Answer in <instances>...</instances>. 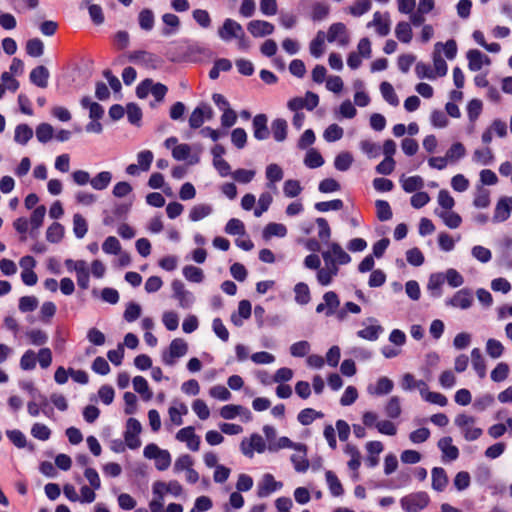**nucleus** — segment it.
Segmentation results:
<instances>
[{
  "mask_svg": "<svg viewBox=\"0 0 512 512\" xmlns=\"http://www.w3.org/2000/svg\"><path fill=\"white\" fill-rule=\"evenodd\" d=\"M429 503L430 497L424 491L410 493L400 499L401 508L405 512H421Z\"/></svg>",
  "mask_w": 512,
  "mask_h": 512,
  "instance_id": "1",
  "label": "nucleus"
},
{
  "mask_svg": "<svg viewBox=\"0 0 512 512\" xmlns=\"http://www.w3.org/2000/svg\"><path fill=\"white\" fill-rule=\"evenodd\" d=\"M128 60L134 64L142 65L147 69H157L161 64V59L156 54L145 51L135 50L128 54Z\"/></svg>",
  "mask_w": 512,
  "mask_h": 512,
  "instance_id": "2",
  "label": "nucleus"
},
{
  "mask_svg": "<svg viewBox=\"0 0 512 512\" xmlns=\"http://www.w3.org/2000/svg\"><path fill=\"white\" fill-rule=\"evenodd\" d=\"M187 351V343L182 338H175L171 341L168 352L163 353L162 361L165 365L173 366L175 359L183 357Z\"/></svg>",
  "mask_w": 512,
  "mask_h": 512,
  "instance_id": "3",
  "label": "nucleus"
},
{
  "mask_svg": "<svg viewBox=\"0 0 512 512\" xmlns=\"http://www.w3.org/2000/svg\"><path fill=\"white\" fill-rule=\"evenodd\" d=\"M173 291V298L178 301V304L183 309H189L195 302V296L192 292L185 288V285L180 280H174L171 284Z\"/></svg>",
  "mask_w": 512,
  "mask_h": 512,
  "instance_id": "4",
  "label": "nucleus"
},
{
  "mask_svg": "<svg viewBox=\"0 0 512 512\" xmlns=\"http://www.w3.org/2000/svg\"><path fill=\"white\" fill-rule=\"evenodd\" d=\"M141 423L135 418H129L124 433L125 444L130 449H137L141 445L138 435L141 433Z\"/></svg>",
  "mask_w": 512,
  "mask_h": 512,
  "instance_id": "5",
  "label": "nucleus"
},
{
  "mask_svg": "<svg viewBox=\"0 0 512 512\" xmlns=\"http://www.w3.org/2000/svg\"><path fill=\"white\" fill-rule=\"evenodd\" d=\"M266 449V443L263 437L257 433L250 436V439H243L240 444L241 452L249 458L254 456V451L263 453Z\"/></svg>",
  "mask_w": 512,
  "mask_h": 512,
  "instance_id": "6",
  "label": "nucleus"
},
{
  "mask_svg": "<svg viewBox=\"0 0 512 512\" xmlns=\"http://www.w3.org/2000/svg\"><path fill=\"white\" fill-rule=\"evenodd\" d=\"M340 306V299L334 291H328L323 295V302L316 306L317 313H324L327 317L336 314Z\"/></svg>",
  "mask_w": 512,
  "mask_h": 512,
  "instance_id": "7",
  "label": "nucleus"
},
{
  "mask_svg": "<svg viewBox=\"0 0 512 512\" xmlns=\"http://www.w3.org/2000/svg\"><path fill=\"white\" fill-rule=\"evenodd\" d=\"M473 304V294L468 288L458 290L452 298L446 300V305L466 310Z\"/></svg>",
  "mask_w": 512,
  "mask_h": 512,
  "instance_id": "8",
  "label": "nucleus"
},
{
  "mask_svg": "<svg viewBox=\"0 0 512 512\" xmlns=\"http://www.w3.org/2000/svg\"><path fill=\"white\" fill-rule=\"evenodd\" d=\"M253 136L258 141L267 140L270 136L268 117L265 114H257L252 120Z\"/></svg>",
  "mask_w": 512,
  "mask_h": 512,
  "instance_id": "9",
  "label": "nucleus"
},
{
  "mask_svg": "<svg viewBox=\"0 0 512 512\" xmlns=\"http://www.w3.org/2000/svg\"><path fill=\"white\" fill-rule=\"evenodd\" d=\"M176 439L185 442L191 451H198L200 448V437L195 434L194 427L187 426L180 429L176 434Z\"/></svg>",
  "mask_w": 512,
  "mask_h": 512,
  "instance_id": "10",
  "label": "nucleus"
},
{
  "mask_svg": "<svg viewBox=\"0 0 512 512\" xmlns=\"http://www.w3.org/2000/svg\"><path fill=\"white\" fill-rule=\"evenodd\" d=\"M282 487V482L276 481L272 474L267 473L258 484L257 495L260 498H265Z\"/></svg>",
  "mask_w": 512,
  "mask_h": 512,
  "instance_id": "11",
  "label": "nucleus"
},
{
  "mask_svg": "<svg viewBox=\"0 0 512 512\" xmlns=\"http://www.w3.org/2000/svg\"><path fill=\"white\" fill-rule=\"evenodd\" d=\"M328 42H338L340 46H346L349 43V37L347 34L346 26L341 23H333L327 33Z\"/></svg>",
  "mask_w": 512,
  "mask_h": 512,
  "instance_id": "12",
  "label": "nucleus"
},
{
  "mask_svg": "<svg viewBox=\"0 0 512 512\" xmlns=\"http://www.w3.org/2000/svg\"><path fill=\"white\" fill-rule=\"evenodd\" d=\"M243 33L242 26L233 19H226L222 27L218 30L219 37L224 41H230L232 38L241 36Z\"/></svg>",
  "mask_w": 512,
  "mask_h": 512,
  "instance_id": "13",
  "label": "nucleus"
},
{
  "mask_svg": "<svg viewBox=\"0 0 512 512\" xmlns=\"http://www.w3.org/2000/svg\"><path fill=\"white\" fill-rule=\"evenodd\" d=\"M512 210V197H502L496 204L493 222L500 223L506 221L510 217Z\"/></svg>",
  "mask_w": 512,
  "mask_h": 512,
  "instance_id": "14",
  "label": "nucleus"
},
{
  "mask_svg": "<svg viewBox=\"0 0 512 512\" xmlns=\"http://www.w3.org/2000/svg\"><path fill=\"white\" fill-rule=\"evenodd\" d=\"M247 30L256 38L265 37L274 32V25L264 20H252L248 23Z\"/></svg>",
  "mask_w": 512,
  "mask_h": 512,
  "instance_id": "15",
  "label": "nucleus"
},
{
  "mask_svg": "<svg viewBox=\"0 0 512 512\" xmlns=\"http://www.w3.org/2000/svg\"><path fill=\"white\" fill-rule=\"evenodd\" d=\"M374 26L376 28V32L380 36H387L390 33V19L389 14L380 12H375L373 15V20L367 24V27Z\"/></svg>",
  "mask_w": 512,
  "mask_h": 512,
  "instance_id": "16",
  "label": "nucleus"
},
{
  "mask_svg": "<svg viewBox=\"0 0 512 512\" xmlns=\"http://www.w3.org/2000/svg\"><path fill=\"white\" fill-rule=\"evenodd\" d=\"M466 56L471 71H479L484 64H490V58L477 49L469 50Z\"/></svg>",
  "mask_w": 512,
  "mask_h": 512,
  "instance_id": "17",
  "label": "nucleus"
},
{
  "mask_svg": "<svg viewBox=\"0 0 512 512\" xmlns=\"http://www.w3.org/2000/svg\"><path fill=\"white\" fill-rule=\"evenodd\" d=\"M49 77V70L43 65L35 67L29 75L31 83L40 88H46L48 86Z\"/></svg>",
  "mask_w": 512,
  "mask_h": 512,
  "instance_id": "18",
  "label": "nucleus"
},
{
  "mask_svg": "<svg viewBox=\"0 0 512 512\" xmlns=\"http://www.w3.org/2000/svg\"><path fill=\"white\" fill-rule=\"evenodd\" d=\"M438 447L443 453V459L449 461L456 460L459 456V450L456 446L452 445V438L447 436L438 441Z\"/></svg>",
  "mask_w": 512,
  "mask_h": 512,
  "instance_id": "19",
  "label": "nucleus"
},
{
  "mask_svg": "<svg viewBox=\"0 0 512 512\" xmlns=\"http://www.w3.org/2000/svg\"><path fill=\"white\" fill-rule=\"evenodd\" d=\"M241 413L247 414V420H250L252 418V414H251L250 410L241 405L229 404V405L223 406L220 409V416L227 420L234 419L236 416L240 415Z\"/></svg>",
  "mask_w": 512,
  "mask_h": 512,
  "instance_id": "20",
  "label": "nucleus"
},
{
  "mask_svg": "<svg viewBox=\"0 0 512 512\" xmlns=\"http://www.w3.org/2000/svg\"><path fill=\"white\" fill-rule=\"evenodd\" d=\"M265 175L268 181L267 187L276 189L275 184L283 179L284 172L278 164L272 163L266 167Z\"/></svg>",
  "mask_w": 512,
  "mask_h": 512,
  "instance_id": "21",
  "label": "nucleus"
},
{
  "mask_svg": "<svg viewBox=\"0 0 512 512\" xmlns=\"http://www.w3.org/2000/svg\"><path fill=\"white\" fill-rule=\"evenodd\" d=\"M288 124L285 119L277 118L271 123V133L277 142H283L287 138Z\"/></svg>",
  "mask_w": 512,
  "mask_h": 512,
  "instance_id": "22",
  "label": "nucleus"
},
{
  "mask_svg": "<svg viewBox=\"0 0 512 512\" xmlns=\"http://www.w3.org/2000/svg\"><path fill=\"white\" fill-rule=\"evenodd\" d=\"M394 387V383L388 377H380L375 385V387H368V392L370 394H374L377 396L389 394Z\"/></svg>",
  "mask_w": 512,
  "mask_h": 512,
  "instance_id": "23",
  "label": "nucleus"
},
{
  "mask_svg": "<svg viewBox=\"0 0 512 512\" xmlns=\"http://www.w3.org/2000/svg\"><path fill=\"white\" fill-rule=\"evenodd\" d=\"M432 488L438 492L443 491L448 483V477L445 470L441 467L432 469Z\"/></svg>",
  "mask_w": 512,
  "mask_h": 512,
  "instance_id": "24",
  "label": "nucleus"
},
{
  "mask_svg": "<svg viewBox=\"0 0 512 512\" xmlns=\"http://www.w3.org/2000/svg\"><path fill=\"white\" fill-rule=\"evenodd\" d=\"M403 190L406 193L416 192L424 187V180L421 176H410L405 178L404 176L400 179Z\"/></svg>",
  "mask_w": 512,
  "mask_h": 512,
  "instance_id": "25",
  "label": "nucleus"
},
{
  "mask_svg": "<svg viewBox=\"0 0 512 512\" xmlns=\"http://www.w3.org/2000/svg\"><path fill=\"white\" fill-rule=\"evenodd\" d=\"M162 21L167 26L162 30V35L165 37L171 36L176 33L180 26V19L177 15L172 13H165L162 16Z\"/></svg>",
  "mask_w": 512,
  "mask_h": 512,
  "instance_id": "26",
  "label": "nucleus"
},
{
  "mask_svg": "<svg viewBox=\"0 0 512 512\" xmlns=\"http://www.w3.org/2000/svg\"><path fill=\"white\" fill-rule=\"evenodd\" d=\"M471 362L479 378H484L486 376V363L479 348L472 349Z\"/></svg>",
  "mask_w": 512,
  "mask_h": 512,
  "instance_id": "27",
  "label": "nucleus"
},
{
  "mask_svg": "<svg viewBox=\"0 0 512 512\" xmlns=\"http://www.w3.org/2000/svg\"><path fill=\"white\" fill-rule=\"evenodd\" d=\"M331 256L335 262L340 265H346L351 262L350 255L343 250L339 243L333 242L329 244Z\"/></svg>",
  "mask_w": 512,
  "mask_h": 512,
  "instance_id": "28",
  "label": "nucleus"
},
{
  "mask_svg": "<svg viewBox=\"0 0 512 512\" xmlns=\"http://www.w3.org/2000/svg\"><path fill=\"white\" fill-rule=\"evenodd\" d=\"M323 416L322 412L316 411L313 408H305L298 413L297 420L303 426H308L314 420L323 418Z\"/></svg>",
  "mask_w": 512,
  "mask_h": 512,
  "instance_id": "29",
  "label": "nucleus"
},
{
  "mask_svg": "<svg viewBox=\"0 0 512 512\" xmlns=\"http://www.w3.org/2000/svg\"><path fill=\"white\" fill-rule=\"evenodd\" d=\"M33 137V130L27 124H19L15 128L14 140L18 144L26 145Z\"/></svg>",
  "mask_w": 512,
  "mask_h": 512,
  "instance_id": "30",
  "label": "nucleus"
},
{
  "mask_svg": "<svg viewBox=\"0 0 512 512\" xmlns=\"http://www.w3.org/2000/svg\"><path fill=\"white\" fill-rule=\"evenodd\" d=\"M396 38L402 43H410L413 37L411 25L408 22L401 21L395 28Z\"/></svg>",
  "mask_w": 512,
  "mask_h": 512,
  "instance_id": "31",
  "label": "nucleus"
},
{
  "mask_svg": "<svg viewBox=\"0 0 512 512\" xmlns=\"http://www.w3.org/2000/svg\"><path fill=\"white\" fill-rule=\"evenodd\" d=\"M295 301L300 305H306L311 300L310 289L304 282H299L294 286Z\"/></svg>",
  "mask_w": 512,
  "mask_h": 512,
  "instance_id": "32",
  "label": "nucleus"
},
{
  "mask_svg": "<svg viewBox=\"0 0 512 512\" xmlns=\"http://www.w3.org/2000/svg\"><path fill=\"white\" fill-rule=\"evenodd\" d=\"M76 276L78 286L87 289L89 287V270L84 260H78Z\"/></svg>",
  "mask_w": 512,
  "mask_h": 512,
  "instance_id": "33",
  "label": "nucleus"
},
{
  "mask_svg": "<svg viewBox=\"0 0 512 512\" xmlns=\"http://www.w3.org/2000/svg\"><path fill=\"white\" fill-rule=\"evenodd\" d=\"M212 206L209 204H198L192 207L189 213V218L193 222L202 220L212 213Z\"/></svg>",
  "mask_w": 512,
  "mask_h": 512,
  "instance_id": "34",
  "label": "nucleus"
},
{
  "mask_svg": "<svg viewBox=\"0 0 512 512\" xmlns=\"http://www.w3.org/2000/svg\"><path fill=\"white\" fill-rule=\"evenodd\" d=\"M287 235V228L281 223H269L263 230V237L270 239L273 236L285 237Z\"/></svg>",
  "mask_w": 512,
  "mask_h": 512,
  "instance_id": "35",
  "label": "nucleus"
},
{
  "mask_svg": "<svg viewBox=\"0 0 512 512\" xmlns=\"http://www.w3.org/2000/svg\"><path fill=\"white\" fill-rule=\"evenodd\" d=\"M111 179L112 174L109 171H102L90 180V185L95 190H104L109 186Z\"/></svg>",
  "mask_w": 512,
  "mask_h": 512,
  "instance_id": "36",
  "label": "nucleus"
},
{
  "mask_svg": "<svg viewBox=\"0 0 512 512\" xmlns=\"http://www.w3.org/2000/svg\"><path fill=\"white\" fill-rule=\"evenodd\" d=\"M436 214L443 220L445 225L451 229L458 228L462 222L461 216L453 211L436 212Z\"/></svg>",
  "mask_w": 512,
  "mask_h": 512,
  "instance_id": "37",
  "label": "nucleus"
},
{
  "mask_svg": "<svg viewBox=\"0 0 512 512\" xmlns=\"http://www.w3.org/2000/svg\"><path fill=\"white\" fill-rule=\"evenodd\" d=\"M54 136V128L49 123H41L36 127V138L39 142L45 144Z\"/></svg>",
  "mask_w": 512,
  "mask_h": 512,
  "instance_id": "38",
  "label": "nucleus"
},
{
  "mask_svg": "<svg viewBox=\"0 0 512 512\" xmlns=\"http://www.w3.org/2000/svg\"><path fill=\"white\" fill-rule=\"evenodd\" d=\"M64 236V227L58 223L53 222L46 231V239L50 243H58Z\"/></svg>",
  "mask_w": 512,
  "mask_h": 512,
  "instance_id": "39",
  "label": "nucleus"
},
{
  "mask_svg": "<svg viewBox=\"0 0 512 512\" xmlns=\"http://www.w3.org/2000/svg\"><path fill=\"white\" fill-rule=\"evenodd\" d=\"M380 91L384 100L388 102L390 105H399L398 96L396 95L393 86L389 82H382L380 85Z\"/></svg>",
  "mask_w": 512,
  "mask_h": 512,
  "instance_id": "40",
  "label": "nucleus"
},
{
  "mask_svg": "<svg viewBox=\"0 0 512 512\" xmlns=\"http://www.w3.org/2000/svg\"><path fill=\"white\" fill-rule=\"evenodd\" d=\"M134 390L139 393L144 400H150L152 398V392L149 390L147 380L142 376H136L133 378Z\"/></svg>",
  "mask_w": 512,
  "mask_h": 512,
  "instance_id": "41",
  "label": "nucleus"
},
{
  "mask_svg": "<svg viewBox=\"0 0 512 512\" xmlns=\"http://www.w3.org/2000/svg\"><path fill=\"white\" fill-rule=\"evenodd\" d=\"M382 331L383 328L380 325H370L364 329L358 330L357 336L368 341H376Z\"/></svg>",
  "mask_w": 512,
  "mask_h": 512,
  "instance_id": "42",
  "label": "nucleus"
},
{
  "mask_svg": "<svg viewBox=\"0 0 512 512\" xmlns=\"http://www.w3.org/2000/svg\"><path fill=\"white\" fill-rule=\"evenodd\" d=\"M301 454H293L291 456V461L294 465V468L297 472H305L309 468V462L306 459V446L304 448L297 449Z\"/></svg>",
  "mask_w": 512,
  "mask_h": 512,
  "instance_id": "43",
  "label": "nucleus"
},
{
  "mask_svg": "<svg viewBox=\"0 0 512 512\" xmlns=\"http://www.w3.org/2000/svg\"><path fill=\"white\" fill-rule=\"evenodd\" d=\"M139 26L145 31H150L154 27V14L150 9H143L138 15Z\"/></svg>",
  "mask_w": 512,
  "mask_h": 512,
  "instance_id": "44",
  "label": "nucleus"
},
{
  "mask_svg": "<svg viewBox=\"0 0 512 512\" xmlns=\"http://www.w3.org/2000/svg\"><path fill=\"white\" fill-rule=\"evenodd\" d=\"M353 163V156L349 152L339 153L334 160V167L336 170L344 172L347 171Z\"/></svg>",
  "mask_w": 512,
  "mask_h": 512,
  "instance_id": "45",
  "label": "nucleus"
},
{
  "mask_svg": "<svg viewBox=\"0 0 512 512\" xmlns=\"http://www.w3.org/2000/svg\"><path fill=\"white\" fill-rule=\"evenodd\" d=\"M325 476L331 494L336 497L341 496L344 490L338 477L332 471H327Z\"/></svg>",
  "mask_w": 512,
  "mask_h": 512,
  "instance_id": "46",
  "label": "nucleus"
},
{
  "mask_svg": "<svg viewBox=\"0 0 512 512\" xmlns=\"http://www.w3.org/2000/svg\"><path fill=\"white\" fill-rule=\"evenodd\" d=\"M46 214V207L40 205L34 209L30 217V224L32 226L31 235H34V230L39 229L42 226L44 217Z\"/></svg>",
  "mask_w": 512,
  "mask_h": 512,
  "instance_id": "47",
  "label": "nucleus"
},
{
  "mask_svg": "<svg viewBox=\"0 0 512 512\" xmlns=\"http://www.w3.org/2000/svg\"><path fill=\"white\" fill-rule=\"evenodd\" d=\"M304 164L308 168L315 169L321 167L324 164V159L318 151L315 149H310L306 153Z\"/></svg>",
  "mask_w": 512,
  "mask_h": 512,
  "instance_id": "48",
  "label": "nucleus"
},
{
  "mask_svg": "<svg viewBox=\"0 0 512 512\" xmlns=\"http://www.w3.org/2000/svg\"><path fill=\"white\" fill-rule=\"evenodd\" d=\"M183 275L188 281L193 283H201L204 279L202 269L193 265L185 266L183 268Z\"/></svg>",
  "mask_w": 512,
  "mask_h": 512,
  "instance_id": "49",
  "label": "nucleus"
},
{
  "mask_svg": "<svg viewBox=\"0 0 512 512\" xmlns=\"http://www.w3.org/2000/svg\"><path fill=\"white\" fill-rule=\"evenodd\" d=\"M88 231V225L85 218L80 214L73 216V232L78 239H82Z\"/></svg>",
  "mask_w": 512,
  "mask_h": 512,
  "instance_id": "50",
  "label": "nucleus"
},
{
  "mask_svg": "<svg viewBox=\"0 0 512 512\" xmlns=\"http://www.w3.org/2000/svg\"><path fill=\"white\" fill-rule=\"evenodd\" d=\"M26 52L31 57H40L44 53V44L39 38H33L26 43Z\"/></svg>",
  "mask_w": 512,
  "mask_h": 512,
  "instance_id": "51",
  "label": "nucleus"
},
{
  "mask_svg": "<svg viewBox=\"0 0 512 512\" xmlns=\"http://www.w3.org/2000/svg\"><path fill=\"white\" fill-rule=\"evenodd\" d=\"M377 217L380 221H388L392 218V210L389 203L385 200H376L375 202Z\"/></svg>",
  "mask_w": 512,
  "mask_h": 512,
  "instance_id": "52",
  "label": "nucleus"
},
{
  "mask_svg": "<svg viewBox=\"0 0 512 512\" xmlns=\"http://www.w3.org/2000/svg\"><path fill=\"white\" fill-rule=\"evenodd\" d=\"M486 352L491 358L497 359L502 356L504 346L500 341L490 338L486 342Z\"/></svg>",
  "mask_w": 512,
  "mask_h": 512,
  "instance_id": "53",
  "label": "nucleus"
},
{
  "mask_svg": "<svg viewBox=\"0 0 512 512\" xmlns=\"http://www.w3.org/2000/svg\"><path fill=\"white\" fill-rule=\"evenodd\" d=\"M466 154L464 145L460 142H456L446 152V157L450 162H456L463 158Z\"/></svg>",
  "mask_w": 512,
  "mask_h": 512,
  "instance_id": "54",
  "label": "nucleus"
},
{
  "mask_svg": "<svg viewBox=\"0 0 512 512\" xmlns=\"http://www.w3.org/2000/svg\"><path fill=\"white\" fill-rule=\"evenodd\" d=\"M361 151L367 155L368 158H376L380 155L381 147L370 140H362L360 142Z\"/></svg>",
  "mask_w": 512,
  "mask_h": 512,
  "instance_id": "55",
  "label": "nucleus"
},
{
  "mask_svg": "<svg viewBox=\"0 0 512 512\" xmlns=\"http://www.w3.org/2000/svg\"><path fill=\"white\" fill-rule=\"evenodd\" d=\"M472 159L474 162L480 163L482 165H489L493 161L494 155L492 150L487 147L484 149H476Z\"/></svg>",
  "mask_w": 512,
  "mask_h": 512,
  "instance_id": "56",
  "label": "nucleus"
},
{
  "mask_svg": "<svg viewBox=\"0 0 512 512\" xmlns=\"http://www.w3.org/2000/svg\"><path fill=\"white\" fill-rule=\"evenodd\" d=\"M385 413L388 417L395 419L401 414L400 398L398 396H392L385 406Z\"/></svg>",
  "mask_w": 512,
  "mask_h": 512,
  "instance_id": "57",
  "label": "nucleus"
},
{
  "mask_svg": "<svg viewBox=\"0 0 512 512\" xmlns=\"http://www.w3.org/2000/svg\"><path fill=\"white\" fill-rule=\"evenodd\" d=\"M343 134L344 131L342 127L337 124H331L325 129L323 137L327 142H335L340 140Z\"/></svg>",
  "mask_w": 512,
  "mask_h": 512,
  "instance_id": "58",
  "label": "nucleus"
},
{
  "mask_svg": "<svg viewBox=\"0 0 512 512\" xmlns=\"http://www.w3.org/2000/svg\"><path fill=\"white\" fill-rule=\"evenodd\" d=\"M283 192L286 197L294 198L302 192V187L298 180L289 179L284 182Z\"/></svg>",
  "mask_w": 512,
  "mask_h": 512,
  "instance_id": "59",
  "label": "nucleus"
},
{
  "mask_svg": "<svg viewBox=\"0 0 512 512\" xmlns=\"http://www.w3.org/2000/svg\"><path fill=\"white\" fill-rule=\"evenodd\" d=\"M225 232L229 235H244L246 233L243 222L237 218H232L227 222Z\"/></svg>",
  "mask_w": 512,
  "mask_h": 512,
  "instance_id": "60",
  "label": "nucleus"
},
{
  "mask_svg": "<svg viewBox=\"0 0 512 512\" xmlns=\"http://www.w3.org/2000/svg\"><path fill=\"white\" fill-rule=\"evenodd\" d=\"M231 142L237 149H243L247 143V133L243 128H235L231 132Z\"/></svg>",
  "mask_w": 512,
  "mask_h": 512,
  "instance_id": "61",
  "label": "nucleus"
},
{
  "mask_svg": "<svg viewBox=\"0 0 512 512\" xmlns=\"http://www.w3.org/2000/svg\"><path fill=\"white\" fill-rule=\"evenodd\" d=\"M509 374V366L504 362H500L491 372V379L494 382H502L507 379Z\"/></svg>",
  "mask_w": 512,
  "mask_h": 512,
  "instance_id": "62",
  "label": "nucleus"
},
{
  "mask_svg": "<svg viewBox=\"0 0 512 512\" xmlns=\"http://www.w3.org/2000/svg\"><path fill=\"white\" fill-rule=\"evenodd\" d=\"M6 435L8 439L17 447L24 448L27 445L26 436L18 429L7 430Z\"/></svg>",
  "mask_w": 512,
  "mask_h": 512,
  "instance_id": "63",
  "label": "nucleus"
},
{
  "mask_svg": "<svg viewBox=\"0 0 512 512\" xmlns=\"http://www.w3.org/2000/svg\"><path fill=\"white\" fill-rule=\"evenodd\" d=\"M102 249L106 254L117 255L121 250V245L116 237L109 236L103 242Z\"/></svg>",
  "mask_w": 512,
  "mask_h": 512,
  "instance_id": "64",
  "label": "nucleus"
}]
</instances>
